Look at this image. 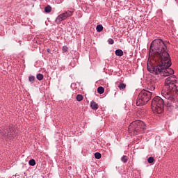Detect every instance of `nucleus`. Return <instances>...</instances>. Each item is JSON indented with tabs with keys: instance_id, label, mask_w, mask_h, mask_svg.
Listing matches in <instances>:
<instances>
[{
	"instance_id": "nucleus-1",
	"label": "nucleus",
	"mask_w": 178,
	"mask_h": 178,
	"mask_svg": "<svg viewBox=\"0 0 178 178\" xmlns=\"http://www.w3.org/2000/svg\"><path fill=\"white\" fill-rule=\"evenodd\" d=\"M169 45L170 42L162 39L154 40L150 45L149 54L156 58V60H159V65L148 68L149 72L153 74H160L162 77H168L175 74V70L170 68L172 61L169 55Z\"/></svg>"
},
{
	"instance_id": "nucleus-2",
	"label": "nucleus",
	"mask_w": 178,
	"mask_h": 178,
	"mask_svg": "<svg viewBox=\"0 0 178 178\" xmlns=\"http://www.w3.org/2000/svg\"><path fill=\"white\" fill-rule=\"evenodd\" d=\"M147 129L145 123L140 120L132 122L129 127L128 131L131 136H137L140 133H144V130Z\"/></svg>"
},
{
	"instance_id": "nucleus-3",
	"label": "nucleus",
	"mask_w": 178,
	"mask_h": 178,
	"mask_svg": "<svg viewBox=\"0 0 178 178\" xmlns=\"http://www.w3.org/2000/svg\"><path fill=\"white\" fill-rule=\"evenodd\" d=\"M177 80L175 76H170L165 80V92H171L172 95H178V86H176Z\"/></svg>"
},
{
	"instance_id": "nucleus-4",
	"label": "nucleus",
	"mask_w": 178,
	"mask_h": 178,
	"mask_svg": "<svg viewBox=\"0 0 178 178\" xmlns=\"http://www.w3.org/2000/svg\"><path fill=\"white\" fill-rule=\"evenodd\" d=\"M151 97H152V92L145 90H142L136 100L137 106H143V105L147 104L149 99H151Z\"/></svg>"
},
{
	"instance_id": "nucleus-5",
	"label": "nucleus",
	"mask_w": 178,
	"mask_h": 178,
	"mask_svg": "<svg viewBox=\"0 0 178 178\" xmlns=\"http://www.w3.org/2000/svg\"><path fill=\"white\" fill-rule=\"evenodd\" d=\"M165 105V99H162L159 96L155 97L152 100V109L157 113H162L163 112V106Z\"/></svg>"
},
{
	"instance_id": "nucleus-6",
	"label": "nucleus",
	"mask_w": 178,
	"mask_h": 178,
	"mask_svg": "<svg viewBox=\"0 0 178 178\" xmlns=\"http://www.w3.org/2000/svg\"><path fill=\"white\" fill-rule=\"evenodd\" d=\"M0 137L3 138H15L16 137V132L13 125L6 126L0 130Z\"/></svg>"
},
{
	"instance_id": "nucleus-7",
	"label": "nucleus",
	"mask_w": 178,
	"mask_h": 178,
	"mask_svg": "<svg viewBox=\"0 0 178 178\" xmlns=\"http://www.w3.org/2000/svg\"><path fill=\"white\" fill-rule=\"evenodd\" d=\"M163 97L164 99V105L167 106V108H170L173 109L175 108V103L176 102V99H175L174 95L172 92H162Z\"/></svg>"
},
{
	"instance_id": "nucleus-8",
	"label": "nucleus",
	"mask_w": 178,
	"mask_h": 178,
	"mask_svg": "<svg viewBox=\"0 0 178 178\" xmlns=\"http://www.w3.org/2000/svg\"><path fill=\"white\" fill-rule=\"evenodd\" d=\"M73 13H74V10H67L64 13L59 15L55 22L56 24H60L63 20H66L67 17H70V16H73Z\"/></svg>"
},
{
	"instance_id": "nucleus-9",
	"label": "nucleus",
	"mask_w": 178,
	"mask_h": 178,
	"mask_svg": "<svg viewBox=\"0 0 178 178\" xmlns=\"http://www.w3.org/2000/svg\"><path fill=\"white\" fill-rule=\"evenodd\" d=\"M156 87H158L156 83H155L154 81H150L147 86V90L148 91H155Z\"/></svg>"
},
{
	"instance_id": "nucleus-10",
	"label": "nucleus",
	"mask_w": 178,
	"mask_h": 178,
	"mask_svg": "<svg viewBox=\"0 0 178 178\" xmlns=\"http://www.w3.org/2000/svg\"><path fill=\"white\" fill-rule=\"evenodd\" d=\"M90 105V108L93 109V111H97V109L99 108V106H98V104H97V102L94 101H91Z\"/></svg>"
},
{
	"instance_id": "nucleus-11",
	"label": "nucleus",
	"mask_w": 178,
	"mask_h": 178,
	"mask_svg": "<svg viewBox=\"0 0 178 178\" xmlns=\"http://www.w3.org/2000/svg\"><path fill=\"white\" fill-rule=\"evenodd\" d=\"M115 55L117 56H123V50L120 49L115 50Z\"/></svg>"
},
{
	"instance_id": "nucleus-12",
	"label": "nucleus",
	"mask_w": 178,
	"mask_h": 178,
	"mask_svg": "<svg viewBox=\"0 0 178 178\" xmlns=\"http://www.w3.org/2000/svg\"><path fill=\"white\" fill-rule=\"evenodd\" d=\"M102 30H104V26H102V25L99 24L97 26L96 31H97V33H101Z\"/></svg>"
},
{
	"instance_id": "nucleus-13",
	"label": "nucleus",
	"mask_w": 178,
	"mask_h": 178,
	"mask_svg": "<svg viewBox=\"0 0 178 178\" xmlns=\"http://www.w3.org/2000/svg\"><path fill=\"white\" fill-rule=\"evenodd\" d=\"M97 92H98L99 94H104V92H105V89L104 88V87L99 86V87L97 88Z\"/></svg>"
},
{
	"instance_id": "nucleus-14",
	"label": "nucleus",
	"mask_w": 178,
	"mask_h": 178,
	"mask_svg": "<svg viewBox=\"0 0 178 178\" xmlns=\"http://www.w3.org/2000/svg\"><path fill=\"white\" fill-rule=\"evenodd\" d=\"M52 10V7L51 6H47L44 8V12L46 13H50V12Z\"/></svg>"
},
{
	"instance_id": "nucleus-15",
	"label": "nucleus",
	"mask_w": 178,
	"mask_h": 178,
	"mask_svg": "<svg viewBox=\"0 0 178 178\" xmlns=\"http://www.w3.org/2000/svg\"><path fill=\"white\" fill-rule=\"evenodd\" d=\"M36 79L39 80V81H41V80L44 79V75H42V74H38L36 75Z\"/></svg>"
},
{
	"instance_id": "nucleus-16",
	"label": "nucleus",
	"mask_w": 178,
	"mask_h": 178,
	"mask_svg": "<svg viewBox=\"0 0 178 178\" xmlns=\"http://www.w3.org/2000/svg\"><path fill=\"white\" fill-rule=\"evenodd\" d=\"M102 156V155L101 154V153H99V152L95 153V158L96 159H101Z\"/></svg>"
},
{
	"instance_id": "nucleus-17",
	"label": "nucleus",
	"mask_w": 178,
	"mask_h": 178,
	"mask_svg": "<svg viewBox=\"0 0 178 178\" xmlns=\"http://www.w3.org/2000/svg\"><path fill=\"white\" fill-rule=\"evenodd\" d=\"M29 164L30 166H35V159L29 160Z\"/></svg>"
},
{
	"instance_id": "nucleus-18",
	"label": "nucleus",
	"mask_w": 178,
	"mask_h": 178,
	"mask_svg": "<svg viewBox=\"0 0 178 178\" xmlns=\"http://www.w3.org/2000/svg\"><path fill=\"white\" fill-rule=\"evenodd\" d=\"M29 80L30 81V83H31V84H33V83H34L35 80V76H29Z\"/></svg>"
},
{
	"instance_id": "nucleus-19",
	"label": "nucleus",
	"mask_w": 178,
	"mask_h": 178,
	"mask_svg": "<svg viewBox=\"0 0 178 178\" xmlns=\"http://www.w3.org/2000/svg\"><path fill=\"white\" fill-rule=\"evenodd\" d=\"M121 161H122V162H123L124 163H127V161H129V159H127V156L124 155V156L121 158Z\"/></svg>"
},
{
	"instance_id": "nucleus-20",
	"label": "nucleus",
	"mask_w": 178,
	"mask_h": 178,
	"mask_svg": "<svg viewBox=\"0 0 178 178\" xmlns=\"http://www.w3.org/2000/svg\"><path fill=\"white\" fill-rule=\"evenodd\" d=\"M118 87H119L120 90H124V88H126V84L121 83H120Z\"/></svg>"
},
{
	"instance_id": "nucleus-21",
	"label": "nucleus",
	"mask_w": 178,
	"mask_h": 178,
	"mask_svg": "<svg viewBox=\"0 0 178 178\" xmlns=\"http://www.w3.org/2000/svg\"><path fill=\"white\" fill-rule=\"evenodd\" d=\"M83 95H77V96H76V101H79V102L83 101Z\"/></svg>"
},
{
	"instance_id": "nucleus-22",
	"label": "nucleus",
	"mask_w": 178,
	"mask_h": 178,
	"mask_svg": "<svg viewBox=\"0 0 178 178\" xmlns=\"http://www.w3.org/2000/svg\"><path fill=\"white\" fill-rule=\"evenodd\" d=\"M108 42L110 45H113V44H115V40H113L112 38H109L108 40Z\"/></svg>"
},
{
	"instance_id": "nucleus-23",
	"label": "nucleus",
	"mask_w": 178,
	"mask_h": 178,
	"mask_svg": "<svg viewBox=\"0 0 178 178\" xmlns=\"http://www.w3.org/2000/svg\"><path fill=\"white\" fill-rule=\"evenodd\" d=\"M147 162H148V163H153L154 157H152V156L149 157L148 159H147Z\"/></svg>"
},
{
	"instance_id": "nucleus-24",
	"label": "nucleus",
	"mask_w": 178,
	"mask_h": 178,
	"mask_svg": "<svg viewBox=\"0 0 178 178\" xmlns=\"http://www.w3.org/2000/svg\"><path fill=\"white\" fill-rule=\"evenodd\" d=\"M67 49H69V48L67 47V46L63 47V52H67Z\"/></svg>"
},
{
	"instance_id": "nucleus-25",
	"label": "nucleus",
	"mask_w": 178,
	"mask_h": 178,
	"mask_svg": "<svg viewBox=\"0 0 178 178\" xmlns=\"http://www.w3.org/2000/svg\"><path fill=\"white\" fill-rule=\"evenodd\" d=\"M47 52H48L49 54H52V53H51V49H47Z\"/></svg>"
},
{
	"instance_id": "nucleus-26",
	"label": "nucleus",
	"mask_w": 178,
	"mask_h": 178,
	"mask_svg": "<svg viewBox=\"0 0 178 178\" xmlns=\"http://www.w3.org/2000/svg\"><path fill=\"white\" fill-rule=\"evenodd\" d=\"M176 1V2H177L178 3V0H175Z\"/></svg>"
}]
</instances>
